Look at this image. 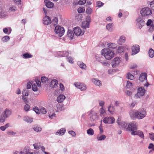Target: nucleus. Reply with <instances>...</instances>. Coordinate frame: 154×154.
<instances>
[{
	"instance_id": "26",
	"label": "nucleus",
	"mask_w": 154,
	"mask_h": 154,
	"mask_svg": "<svg viewBox=\"0 0 154 154\" xmlns=\"http://www.w3.org/2000/svg\"><path fill=\"white\" fill-rule=\"evenodd\" d=\"M23 120L28 123H31L33 122V119L28 116H26L24 117Z\"/></svg>"
},
{
	"instance_id": "17",
	"label": "nucleus",
	"mask_w": 154,
	"mask_h": 154,
	"mask_svg": "<svg viewBox=\"0 0 154 154\" xmlns=\"http://www.w3.org/2000/svg\"><path fill=\"white\" fill-rule=\"evenodd\" d=\"M90 113L92 114L91 117V119L93 121H96L98 119V116L97 115V113L95 112H93V111L91 110L90 112Z\"/></svg>"
},
{
	"instance_id": "53",
	"label": "nucleus",
	"mask_w": 154,
	"mask_h": 154,
	"mask_svg": "<svg viewBox=\"0 0 154 154\" xmlns=\"http://www.w3.org/2000/svg\"><path fill=\"white\" fill-rule=\"evenodd\" d=\"M29 109H30V106L28 104H26L24 106V110H25L26 111H29Z\"/></svg>"
},
{
	"instance_id": "15",
	"label": "nucleus",
	"mask_w": 154,
	"mask_h": 154,
	"mask_svg": "<svg viewBox=\"0 0 154 154\" xmlns=\"http://www.w3.org/2000/svg\"><path fill=\"white\" fill-rule=\"evenodd\" d=\"M11 113L12 111L11 109H6L3 112V117L4 118H8L11 115Z\"/></svg>"
},
{
	"instance_id": "39",
	"label": "nucleus",
	"mask_w": 154,
	"mask_h": 154,
	"mask_svg": "<svg viewBox=\"0 0 154 154\" xmlns=\"http://www.w3.org/2000/svg\"><path fill=\"white\" fill-rule=\"evenodd\" d=\"M149 57L151 58H152L154 57V51L151 48L149 50Z\"/></svg>"
},
{
	"instance_id": "32",
	"label": "nucleus",
	"mask_w": 154,
	"mask_h": 154,
	"mask_svg": "<svg viewBox=\"0 0 154 154\" xmlns=\"http://www.w3.org/2000/svg\"><path fill=\"white\" fill-rule=\"evenodd\" d=\"M67 35L70 39H72L74 36V34L73 31L70 30H68L67 32Z\"/></svg>"
},
{
	"instance_id": "38",
	"label": "nucleus",
	"mask_w": 154,
	"mask_h": 154,
	"mask_svg": "<svg viewBox=\"0 0 154 154\" xmlns=\"http://www.w3.org/2000/svg\"><path fill=\"white\" fill-rule=\"evenodd\" d=\"M41 80L42 83L44 84L48 83L49 81L48 78L45 76L42 77Z\"/></svg>"
},
{
	"instance_id": "25",
	"label": "nucleus",
	"mask_w": 154,
	"mask_h": 154,
	"mask_svg": "<svg viewBox=\"0 0 154 154\" xmlns=\"http://www.w3.org/2000/svg\"><path fill=\"white\" fill-rule=\"evenodd\" d=\"M92 82L97 86H100L102 85L101 81L97 79H92Z\"/></svg>"
},
{
	"instance_id": "54",
	"label": "nucleus",
	"mask_w": 154,
	"mask_h": 154,
	"mask_svg": "<svg viewBox=\"0 0 154 154\" xmlns=\"http://www.w3.org/2000/svg\"><path fill=\"white\" fill-rule=\"evenodd\" d=\"M67 60L70 63H73V58L71 57H69L67 58Z\"/></svg>"
},
{
	"instance_id": "24",
	"label": "nucleus",
	"mask_w": 154,
	"mask_h": 154,
	"mask_svg": "<svg viewBox=\"0 0 154 154\" xmlns=\"http://www.w3.org/2000/svg\"><path fill=\"white\" fill-rule=\"evenodd\" d=\"M129 123L125 122L124 121L122 122L120 125H119L120 128L125 129L127 131V128H128Z\"/></svg>"
},
{
	"instance_id": "64",
	"label": "nucleus",
	"mask_w": 154,
	"mask_h": 154,
	"mask_svg": "<svg viewBox=\"0 0 154 154\" xmlns=\"http://www.w3.org/2000/svg\"><path fill=\"white\" fill-rule=\"evenodd\" d=\"M32 83L31 82H29L27 83V88L28 89H29L31 88Z\"/></svg>"
},
{
	"instance_id": "56",
	"label": "nucleus",
	"mask_w": 154,
	"mask_h": 154,
	"mask_svg": "<svg viewBox=\"0 0 154 154\" xmlns=\"http://www.w3.org/2000/svg\"><path fill=\"white\" fill-rule=\"evenodd\" d=\"M105 112L104 109H103L102 107L100 109V115L101 116H103L104 114L105 113Z\"/></svg>"
},
{
	"instance_id": "20",
	"label": "nucleus",
	"mask_w": 154,
	"mask_h": 154,
	"mask_svg": "<svg viewBox=\"0 0 154 154\" xmlns=\"http://www.w3.org/2000/svg\"><path fill=\"white\" fill-rule=\"evenodd\" d=\"M147 75L146 73H141L139 77V80L141 82H143L144 80H147Z\"/></svg>"
},
{
	"instance_id": "10",
	"label": "nucleus",
	"mask_w": 154,
	"mask_h": 154,
	"mask_svg": "<svg viewBox=\"0 0 154 154\" xmlns=\"http://www.w3.org/2000/svg\"><path fill=\"white\" fill-rule=\"evenodd\" d=\"M131 134L133 135H137L141 138L144 139V136L143 132L140 130H137L132 131L131 132Z\"/></svg>"
},
{
	"instance_id": "42",
	"label": "nucleus",
	"mask_w": 154,
	"mask_h": 154,
	"mask_svg": "<svg viewBox=\"0 0 154 154\" xmlns=\"http://www.w3.org/2000/svg\"><path fill=\"white\" fill-rule=\"evenodd\" d=\"M8 15L7 13L4 12L3 11H2L1 12H0V18H3L7 16Z\"/></svg>"
},
{
	"instance_id": "21",
	"label": "nucleus",
	"mask_w": 154,
	"mask_h": 154,
	"mask_svg": "<svg viewBox=\"0 0 154 154\" xmlns=\"http://www.w3.org/2000/svg\"><path fill=\"white\" fill-rule=\"evenodd\" d=\"M89 23L88 22L84 21L82 22L81 27L84 29H85L87 28H88L89 27Z\"/></svg>"
},
{
	"instance_id": "61",
	"label": "nucleus",
	"mask_w": 154,
	"mask_h": 154,
	"mask_svg": "<svg viewBox=\"0 0 154 154\" xmlns=\"http://www.w3.org/2000/svg\"><path fill=\"white\" fill-rule=\"evenodd\" d=\"M99 104L100 106L103 107L105 104V102L103 100H100L99 101Z\"/></svg>"
},
{
	"instance_id": "13",
	"label": "nucleus",
	"mask_w": 154,
	"mask_h": 154,
	"mask_svg": "<svg viewBox=\"0 0 154 154\" xmlns=\"http://www.w3.org/2000/svg\"><path fill=\"white\" fill-rule=\"evenodd\" d=\"M71 54V52L69 51H58L57 52V56L59 57H67Z\"/></svg>"
},
{
	"instance_id": "6",
	"label": "nucleus",
	"mask_w": 154,
	"mask_h": 154,
	"mask_svg": "<svg viewBox=\"0 0 154 154\" xmlns=\"http://www.w3.org/2000/svg\"><path fill=\"white\" fill-rule=\"evenodd\" d=\"M121 62L120 57H115L112 62V66L113 68H115L117 67Z\"/></svg>"
},
{
	"instance_id": "48",
	"label": "nucleus",
	"mask_w": 154,
	"mask_h": 154,
	"mask_svg": "<svg viewBox=\"0 0 154 154\" xmlns=\"http://www.w3.org/2000/svg\"><path fill=\"white\" fill-rule=\"evenodd\" d=\"M124 49V47L122 46H120L118 47V52L119 53H121L123 52Z\"/></svg>"
},
{
	"instance_id": "57",
	"label": "nucleus",
	"mask_w": 154,
	"mask_h": 154,
	"mask_svg": "<svg viewBox=\"0 0 154 154\" xmlns=\"http://www.w3.org/2000/svg\"><path fill=\"white\" fill-rule=\"evenodd\" d=\"M7 134L9 135H14L16 134V133L12 131H9L7 132Z\"/></svg>"
},
{
	"instance_id": "49",
	"label": "nucleus",
	"mask_w": 154,
	"mask_h": 154,
	"mask_svg": "<svg viewBox=\"0 0 154 154\" xmlns=\"http://www.w3.org/2000/svg\"><path fill=\"white\" fill-rule=\"evenodd\" d=\"M86 2V0H79L78 2V4L79 5H83L85 4Z\"/></svg>"
},
{
	"instance_id": "29",
	"label": "nucleus",
	"mask_w": 154,
	"mask_h": 154,
	"mask_svg": "<svg viewBox=\"0 0 154 154\" xmlns=\"http://www.w3.org/2000/svg\"><path fill=\"white\" fill-rule=\"evenodd\" d=\"M77 64L82 69H85L86 68V66L85 64L81 61H78L77 62Z\"/></svg>"
},
{
	"instance_id": "47",
	"label": "nucleus",
	"mask_w": 154,
	"mask_h": 154,
	"mask_svg": "<svg viewBox=\"0 0 154 154\" xmlns=\"http://www.w3.org/2000/svg\"><path fill=\"white\" fill-rule=\"evenodd\" d=\"M85 10L84 7H81L79 8L77 10L78 12L79 13H83Z\"/></svg>"
},
{
	"instance_id": "22",
	"label": "nucleus",
	"mask_w": 154,
	"mask_h": 154,
	"mask_svg": "<svg viewBox=\"0 0 154 154\" xmlns=\"http://www.w3.org/2000/svg\"><path fill=\"white\" fill-rule=\"evenodd\" d=\"M65 96L63 94H61L58 96L57 97V100L59 103L62 102L65 99Z\"/></svg>"
},
{
	"instance_id": "59",
	"label": "nucleus",
	"mask_w": 154,
	"mask_h": 154,
	"mask_svg": "<svg viewBox=\"0 0 154 154\" xmlns=\"http://www.w3.org/2000/svg\"><path fill=\"white\" fill-rule=\"evenodd\" d=\"M150 6L151 8L154 11V0L150 2Z\"/></svg>"
},
{
	"instance_id": "9",
	"label": "nucleus",
	"mask_w": 154,
	"mask_h": 154,
	"mask_svg": "<svg viewBox=\"0 0 154 154\" xmlns=\"http://www.w3.org/2000/svg\"><path fill=\"white\" fill-rule=\"evenodd\" d=\"M74 34L77 36H82L83 35L84 31H82L81 28L79 27H76L73 29Z\"/></svg>"
},
{
	"instance_id": "62",
	"label": "nucleus",
	"mask_w": 154,
	"mask_h": 154,
	"mask_svg": "<svg viewBox=\"0 0 154 154\" xmlns=\"http://www.w3.org/2000/svg\"><path fill=\"white\" fill-rule=\"evenodd\" d=\"M154 30V25H151L149 26V30L150 32H152Z\"/></svg>"
},
{
	"instance_id": "5",
	"label": "nucleus",
	"mask_w": 154,
	"mask_h": 154,
	"mask_svg": "<svg viewBox=\"0 0 154 154\" xmlns=\"http://www.w3.org/2000/svg\"><path fill=\"white\" fill-rule=\"evenodd\" d=\"M65 31L64 28L60 26H56L54 29L56 34L60 37H61L64 35Z\"/></svg>"
},
{
	"instance_id": "41",
	"label": "nucleus",
	"mask_w": 154,
	"mask_h": 154,
	"mask_svg": "<svg viewBox=\"0 0 154 154\" xmlns=\"http://www.w3.org/2000/svg\"><path fill=\"white\" fill-rule=\"evenodd\" d=\"M10 39L9 36L8 35H6L3 37L2 39V42H7Z\"/></svg>"
},
{
	"instance_id": "27",
	"label": "nucleus",
	"mask_w": 154,
	"mask_h": 154,
	"mask_svg": "<svg viewBox=\"0 0 154 154\" xmlns=\"http://www.w3.org/2000/svg\"><path fill=\"white\" fill-rule=\"evenodd\" d=\"M45 2L46 7L48 8H52L54 6V3L50 1L46 2V0Z\"/></svg>"
},
{
	"instance_id": "51",
	"label": "nucleus",
	"mask_w": 154,
	"mask_h": 154,
	"mask_svg": "<svg viewBox=\"0 0 154 154\" xmlns=\"http://www.w3.org/2000/svg\"><path fill=\"white\" fill-rule=\"evenodd\" d=\"M92 11V10L91 8L90 7H88L86 10V12L87 14H91Z\"/></svg>"
},
{
	"instance_id": "52",
	"label": "nucleus",
	"mask_w": 154,
	"mask_h": 154,
	"mask_svg": "<svg viewBox=\"0 0 154 154\" xmlns=\"http://www.w3.org/2000/svg\"><path fill=\"white\" fill-rule=\"evenodd\" d=\"M40 112L43 114H45L47 112L46 109L43 107H42L40 109Z\"/></svg>"
},
{
	"instance_id": "12",
	"label": "nucleus",
	"mask_w": 154,
	"mask_h": 154,
	"mask_svg": "<svg viewBox=\"0 0 154 154\" xmlns=\"http://www.w3.org/2000/svg\"><path fill=\"white\" fill-rule=\"evenodd\" d=\"M74 85L76 87L80 89L81 91H83L86 89V85L81 83L75 82Z\"/></svg>"
},
{
	"instance_id": "11",
	"label": "nucleus",
	"mask_w": 154,
	"mask_h": 154,
	"mask_svg": "<svg viewBox=\"0 0 154 154\" xmlns=\"http://www.w3.org/2000/svg\"><path fill=\"white\" fill-rule=\"evenodd\" d=\"M132 49L131 54L133 55H134L139 52L140 50V46L137 45H134L132 47Z\"/></svg>"
},
{
	"instance_id": "45",
	"label": "nucleus",
	"mask_w": 154,
	"mask_h": 154,
	"mask_svg": "<svg viewBox=\"0 0 154 154\" xmlns=\"http://www.w3.org/2000/svg\"><path fill=\"white\" fill-rule=\"evenodd\" d=\"M22 96H27L29 95L28 91L26 89H24L22 91Z\"/></svg>"
},
{
	"instance_id": "36",
	"label": "nucleus",
	"mask_w": 154,
	"mask_h": 154,
	"mask_svg": "<svg viewBox=\"0 0 154 154\" xmlns=\"http://www.w3.org/2000/svg\"><path fill=\"white\" fill-rule=\"evenodd\" d=\"M114 107L111 105L108 107V111L111 114H113L114 111Z\"/></svg>"
},
{
	"instance_id": "58",
	"label": "nucleus",
	"mask_w": 154,
	"mask_h": 154,
	"mask_svg": "<svg viewBox=\"0 0 154 154\" xmlns=\"http://www.w3.org/2000/svg\"><path fill=\"white\" fill-rule=\"evenodd\" d=\"M68 133L71 135L72 137H75L76 135L75 132L73 131H68Z\"/></svg>"
},
{
	"instance_id": "37",
	"label": "nucleus",
	"mask_w": 154,
	"mask_h": 154,
	"mask_svg": "<svg viewBox=\"0 0 154 154\" xmlns=\"http://www.w3.org/2000/svg\"><path fill=\"white\" fill-rule=\"evenodd\" d=\"M106 138V136L104 134H101L100 136L98 135L97 138L99 140H105Z\"/></svg>"
},
{
	"instance_id": "18",
	"label": "nucleus",
	"mask_w": 154,
	"mask_h": 154,
	"mask_svg": "<svg viewBox=\"0 0 154 154\" xmlns=\"http://www.w3.org/2000/svg\"><path fill=\"white\" fill-rule=\"evenodd\" d=\"M43 23L46 25H48L51 23L50 17L48 16H45L43 19Z\"/></svg>"
},
{
	"instance_id": "1",
	"label": "nucleus",
	"mask_w": 154,
	"mask_h": 154,
	"mask_svg": "<svg viewBox=\"0 0 154 154\" xmlns=\"http://www.w3.org/2000/svg\"><path fill=\"white\" fill-rule=\"evenodd\" d=\"M129 114L131 118H135L140 120L146 116L147 113L146 109H142L139 110H131Z\"/></svg>"
},
{
	"instance_id": "40",
	"label": "nucleus",
	"mask_w": 154,
	"mask_h": 154,
	"mask_svg": "<svg viewBox=\"0 0 154 154\" xmlns=\"http://www.w3.org/2000/svg\"><path fill=\"white\" fill-rule=\"evenodd\" d=\"M58 21V18L57 17H55L54 18L51 23H52V24L54 26L57 24Z\"/></svg>"
},
{
	"instance_id": "60",
	"label": "nucleus",
	"mask_w": 154,
	"mask_h": 154,
	"mask_svg": "<svg viewBox=\"0 0 154 154\" xmlns=\"http://www.w3.org/2000/svg\"><path fill=\"white\" fill-rule=\"evenodd\" d=\"M149 137L152 140L154 141V133H150L149 134Z\"/></svg>"
},
{
	"instance_id": "46",
	"label": "nucleus",
	"mask_w": 154,
	"mask_h": 154,
	"mask_svg": "<svg viewBox=\"0 0 154 154\" xmlns=\"http://www.w3.org/2000/svg\"><path fill=\"white\" fill-rule=\"evenodd\" d=\"M17 8L16 6L12 5L9 8V10L11 12H14L16 10Z\"/></svg>"
},
{
	"instance_id": "30",
	"label": "nucleus",
	"mask_w": 154,
	"mask_h": 154,
	"mask_svg": "<svg viewBox=\"0 0 154 154\" xmlns=\"http://www.w3.org/2000/svg\"><path fill=\"white\" fill-rule=\"evenodd\" d=\"M113 26V24L112 23H109L106 26V28L110 32L113 31L112 27Z\"/></svg>"
},
{
	"instance_id": "35",
	"label": "nucleus",
	"mask_w": 154,
	"mask_h": 154,
	"mask_svg": "<svg viewBox=\"0 0 154 154\" xmlns=\"http://www.w3.org/2000/svg\"><path fill=\"white\" fill-rule=\"evenodd\" d=\"M22 56L23 58L27 59L32 58V55L30 54H29L27 53L23 54L22 55Z\"/></svg>"
},
{
	"instance_id": "50",
	"label": "nucleus",
	"mask_w": 154,
	"mask_h": 154,
	"mask_svg": "<svg viewBox=\"0 0 154 154\" xmlns=\"http://www.w3.org/2000/svg\"><path fill=\"white\" fill-rule=\"evenodd\" d=\"M32 89L34 91H36L38 90V88L35 84H33L32 85Z\"/></svg>"
},
{
	"instance_id": "2",
	"label": "nucleus",
	"mask_w": 154,
	"mask_h": 154,
	"mask_svg": "<svg viewBox=\"0 0 154 154\" xmlns=\"http://www.w3.org/2000/svg\"><path fill=\"white\" fill-rule=\"evenodd\" d=\"M101 54L104 56L106 59L110 60L114 57L115 53L113 51L107 48L102 50Z\"/></svg>"
},
{
	"instance_id": "19",
	"label": "nucleus",
	"mask_w": 154,
	"mask_h": 154,
	"mask_svg": "<svg viewBox=\"0 0 154 154\" xmlns=\"http://www.w3.org/2000/svg\"><path fill=\"white\" fill-rule=\"evenodd\" d=\"M126 41V38L124 35L121 36L117 41V43L119 45H122Z\"/></svg>"
},
{
	"instance_id": "28",
	"label": "nucleus",
	"mask_w": 154,
	"mask_h": 154,
	"mask_svg": "<svg viewBox=\"0 0 154 154\" xmlns=\"http://www.w3.org/2000/svg\"><path fill=\"white\" fill-rule=\"evenodd\" d=\"M58 82L56 79H53L51 81L50 86L52 88L55 87L57 85Z\"/></svg>"
},
{
	"instance_id": "31",
	"label": "nucleus",
	"mask_w": 154,
	"mask_h": 154,
	"mask_svg": "<svg viewBox=\"0 0 154 154\" xmlns=\"http://www.w3.org/2000/svg\"><path fill=\"white\" fill-rule=\"evenodd\" d=\"M107 45L108 47L112 49H115L117 47L116 44L112 43H108Z\"/></svg>"
},
{
	"instance_id": "44",
	"label": "nucleus",
	"mask_w": 154,
	"mask_h": 154,
	"mask_svg": "<svg viewBox=\"0 0 154 154\" xmlns=\"http://www.w3.org/2000/svg\"><path fill=\"white\" fill-rule=\"evenodd\" d=\"M33 129L35 131L37 132L41 131L42 130V128L41 127L37 126H35Z\"/></svg>"
},
{
	"instance_id": "8",
	"label": "nucleus",
	"mask_w": 154,
	"mask_h": 154,
	"mask_svg": "<svg viewBox=\"0 0 154 154\" xmlns=\"http://www.w3.org/2000/svg\"><path fill=\"white\" fill-rule=\"evenodd\" d=\"M103 121V122L105 124H110L114 123L115 121V120L113 117H106L104 118Z\"/></svg>"
},
{
	"instance_id": "63",
	"label": "nucleus",
	"mask_w": 154,
	"mask_h": 154,
	"mask_svg": "<svg viewBox=\"0 0 154 154\" xmlns=\"http://www.w3.org/2000/svg\"><path fill=\"white\" fill-rule=\"evenodd\" d=\"M97 4L98 7H101L103 5V3L100 1H98L97 2Z\"/></svg>"
},
{
	"instance_id": "14",
	"label": "nucleus",
	"mask_w": 154,
	"mask_h": 154,
	"mask_svg": "<svg viewBox=\"0 0 154 154\" xmlns=\"http://www.w3.org/2000/svg\"><path fill=\"white\" fill-rule=\"evenodd\" d=\"M143 20L144 19H143L142 17V18L140 17L138 18L137 20V24L140 29H141L145 24V22Z\"/></svg>"
},
{
	"instance_id": "7",
	"label": "nucleus",
	"mask_w": 154,
	"mask_h": 154,
	"mask_svg": "<svg viewBox=\"0 0 154 154\" xmlns=\"http://www.w3.org/2000/svg\"><path fill=\"white\" fill-rule=\"evenodd\" d=\"M146 92V91L144 88L143 87H140L138 88L137 92L135 95L136 98H138L141 96H143Z\"/></svg>"
},
{
	"instance_id": "3",
	"label": "nucleus",
	"mask_w": 154,
	"mask_h": 154,
	"mask_svg": "<svg viewBox=\"0 0 154 154\" xmlns=\"http://www.w3.org/2000/svg\"><path fill=\"white\" fill-rule=\"evenodd\" d=\"M152 13L151 10L148 7L142 8L140 11V14L143 19L147 20Z\"/></svg>"
},
{
	"instance_id": "55",
	"label": "nucleus",
	"mask_w": 154,
	"mask_h": 154,
	"mask_svg": "<svg viewBox=\"0 0 154 154\" xmlns=\"http://www.w3.org/2000/svg\"><path fill=\"white\" fill-rule=\"evenodd\" d=\"M34 148L36 149H38L39 148L40 145L38 143H35L33 144Z\"/></svg>"
},
{
	"instance_id": "43",
	"label": "nucleus",
	"mask_w": 154,
	"mask_h": 154,
	"mask_svg": "<svg viewBox=\"0 0 154 154\" xmlns=\"http://www.w3.org/2000/svg\"><path fill=\"white\" fill-rule=\"evenodd\" d=\"M133 86L132 83L129 81L127 82L126 85V87L127 88H130L131 87Z\"/></svg>"
},
{
	"instance_id": "33",
	"label": "nucleus",
	"mask_w": 154,
	"mask_h": 154,
	"mask_svg": "<svg viewBox=\"0 0 154 154\" xmlns=\"http://www.w3.org/2000/svg\"><path fill=\"white\" fill-rule=\"evenodd\" d=\"M126 78L130 80H133L134 79V76L130 72H128L127 73Z\"/></svg>"
},
{
	"instance_id": "16",
	"label": "nucleus",
	"mask_w": 154,
	"mask_h": 154,
	"mask_svg": "<svg viewBox=\"0 0 154 154\" xmlns=\"http://www.w3.org/2000/svg\"><path fill=\"white\" fill-rule=\"evenodd\" d=\"M97 60L100 62L103 65L109 66V64L106 60H104L103 57H101L98 58Z\"/></svg>"
},
{
	"instance_id": "4",
	"label": "nucleus",
	"mask_w": 154,
	"mask_h": 154,
	"mask_svg": "<svg viewBox=\"0 0 154 154\" xmlns=\"http://www.w3.org/2000/svg\"><path fill=\"white\" fill-rule=\"evenodd\" d=\"M138 124L135 121H132L128 124L127 131H134L138 129Z\"/></svg>"
},
{
	"instance_id": "34",
	"label": "nucleus",
	"mask_w": 154,
	"mask_h": 154,
	"mask_svg": "<svg viewBox=\"0 0 154 154\" xmlns=\"http://www.w3.org/2000/svg\"><path fill=\"white\" fill-rule=\"evenodd\" d=\"M87 133L88 134L92 136L94 134V131L92 128H89L87 130Z\"/></svg>"
},
{
	"instance_id": "23",
	"label": "nucleus",
	"mask_w": 154,
	"mask_h": 154,
	"mask_svg": "<svg viewBox=\"0 0 154 154\" xmlns=\"http://www.w3.org/2000/svg\"><path fill=\"white\" fill-rule=\"evenodd\" d=\"M66 132V129L65 128H61L60 130H58L56 133V134L58 135H63Z\"/></svg>"
}]
</instances>
